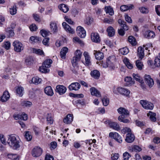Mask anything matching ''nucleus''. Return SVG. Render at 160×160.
<instances>
[{
	"instance_id": "obj_32",
	"label": "nucleus",
	"mask_w": 160,
	"mask_h": 160,
	"mask_svg": "<svg viewBox=\"0 0 160 160\" xmlns=\"http://www.w3.org/2000/svg\"><path fill=\"white\" fill-rule=\"evenodd\" d=\"M123 62L127 68L129 69H131L133 68L132 64L129 62V60L127 58H124L123 60Z\"/></svg>"
},
{
	"instance_id": "obj_11",
	"label": "nucleus",
	"mask_w": 160,
	"mask_h": 160,
	"mask_svg": "<svg viewBox=\"0 0 160 160\" xmlns=\"http://www.w3.org/2000/svg\"><path fill=\"white\" fill-rule=\"evenodd\" d=\"M117 91L120 94L128 96L130 93V91L127 89L122 87H119L117 88Z\"/></svg>"
},
{
	"instance_id": "obj_34",
	"label": "nucleus",
	"mask_w": 160,
	"mask_h": 160,
	"mask_svg": "<svg viewBox=\"0 0 160 160\" xmlns=\"http://www.w3.org/2000/svg\"><path fill=\"white\" fill-rule=\"evenodd\" d=\"M154 36V32L152 31H148L145 32V37L148 38H153Z\"/></svg>"
},
{
	"instance_id": "obj_56",
	"label": "nucleus",
	"mask_w": 160,
	"mask_h": 160,
	"mask_svg": "<svg viewBox=\"0 0 160 160\" xmlns=\"http://www.w3.org/2000/svg\"><path fill=\"white\" fill-rule=\"evenodd\" d=\"M74 104H78L79 103L82 105H85V103L83 99H78L75 101L74 102H73Z\"/></svg>"
},
{
	"instance_id": "obj_54",
	"label": "nucleus",
	"mask_w": 160,
	"mask_h": 160,
	"mask_svg": "<svg viewBox=\"0 0 160 160\" xmlns=\"http://www.w3.org/2000/svg\"><path fill=\"white\" fill-rule=\"evenodd\" d=\"M102 102L103 105L105 106H106L109 104V100L108 98H104L103 99H102Z\"/></svg>"
},
{
	"instance_id": "obj_23",
	"label": "nucleus",
	"mask_w": 160,
	"mask_h": 160,
	"mask_svg": "<svg viewBox=\"0 0 160 160\" xmlns=\"http://www.w3.org/2000/svg\"><path fill=\"white\" fill-rule=\"evenodd\" d=\"M109 125L110 128L113 129L118 131L120 130V127L119 125L116 122H109Z\"/></svg>"
},
{
	"instance_id": "obj_14",
	"label": "nucleus",
	"mask_w": 160,
	"mask_h": 160,
	"mask_svg": "<svg viewBox=\"0 0 160 160\" xmlns=\"http://www.w3.org/2000/svg\"><path fill=\"white\" fill-rule=\"evenodd\" d=\"M91 37L92 41L94 42H99L100 41V38L98 33H92Z\"/></svg>"
},
{
	"instance_id": "obj_36",
	"label": "nucleus",
	"mask_w": 160,
	"mask_h": 160,
	"mask_svg": "<svg viewBox=\"0 0 160 160\" xmlns=\"http://www.w3.org/2000/svg\"><path fill=\"white\" fill-rule=\"evenodd\" d=\"M50 27L51 30H52L53 32H56L58 31V27L55 22H51L50 24Z\"/></svg>"
},
{
	"instance_id": "obj_43",
	"label": "nucleus",
	"mask_w": 160,
	"mask_h": 160,
	"mask_svg": "<svg viewBox=\"0 0 160 160\" xmlns=\"http://www.w3.org/2000/svg\"><path fill=\"white\" fill-rule=\"evenodd\" d=\"M23 88L21 87H18L16 89L17 93L19 96L22 97L23 95L22 91Z\"/></svg>"
},
{
	"instance_id": "obj_2",
	"label": "nucleus",
	"mask_w": 160,
	"mask_h": 160,
	"mask_svg": "<svg viewBox=\"0 0 160 160\" xmlns=\"http://www.w3.org/2000/svg\"><path fill=\"white\" fill-rule=\"evenodd\" d=\"M8 143L13 149H17L20 146L19 140L17 139L15 136L13 134L9 135Z\"/></svg>"
},
{
	"instance_id": "obj_4",
	"label": "nucleus",
	"mask_w": 160,
	"mask_h": 160,
	"mask_svg": "<svg viewBox=\"0 0 160 160\" xmlns=\"http://www.w3.org/2000/svg\"><path fill=\"white\" fill-rule=\"evenodd\" d=\"M82 53L79 50H77L75 52V56L73 58L72 63L73 67L77 66L78 65L77 62L79 61L81 58Z\"/></svg>"
},
{
	"instance_id": "obj_15",
	"label": "nucleus",
	"mask_w": 160,
	"mask_h": 160,
	"mask_svg": "<svg viewBox=\"0 0 160 160\" xmlns=\"http://www.w3.org/2000/svg\"><path fill=\"white\" fill-rule=\"evenodd\" d=\"M10 98V95L8 92L7 91H5L2 95L1 97L0 100L2 102H7Z\"/></svg>"
},
{
	"instance_id": "obj_18",
	"label": "nucleus",
	"mask_w": 160,
	"mask_h": 160,
	"mask_svg": "<svg viewBox=\"0 0 160 160\" xmlns=\"http://www.w3.org/2000/svg\"><path fill=\"white\" fill-rule=\"evenodd\" d=\"M135 139V137L133 134L131 133H128L127 134L125 141L128 143L132 142Z\"/></svg>"
},
{
	"instance_id": "obj_58",
	"label": "nucleus",
	"mask_w": 160,
	"mask_h": 160,
	"mask_svg": "<svg viewBox=\"0 0 160 160\" xmlns=\"http://www.w3.org/2000/svg\"><path fill=\"white\" fill-rule=\"evenodd\" d=\"M122 133L125 134L127 132L131 133V129L128 127H125L122 130Z\"/></svg>"
},
{
	"instance_id": "obj_26",
	"label": "nucleus",
	"mask_w": 160,
	"mask_h": 160,
	"mask_svg": "<svg viewBox=\"0 0 160 160\" xmlns=\"http://www.w3.org/2000/svg\"><path fill=\"white\" fill-rule=\"evenodd\" d=\"M44 92L47 95L52 96L53 94V90L50 86H47L44 89Z\"/></svg>"
},
{
	"instance_id": "obj_41",
	"label": "nucleus",
	"mask_w": 160,
	"mask_h": 160,
	"mask_svg": "<svg viewBox=\"0 0 160 160\" xmlns=\"http://www.w3.org/2000/svg\"><path fill=\"white\" fill-rule=\"evenodd\" d=\"M16 6L14 5L13 7H12L11 8L9 9L10 13L12 15H15L17 12Z\"/></svg>"
},
{
	"instance_id": "obj_52",
	"label": "nucleus",
	"mask_w": 160,
	"mask_h": 160,
	"mask_svg": "<svg viewBox=\"0 0 160 160\" xmlns=\"http://www.w3.org/2000/svg\"><path fill=\"white\" fill-rule=\"evenodd\" d=\"M136 64L137 68L139 70L142 69V67L143 65L142 62L139 61V60H138L136 61Z\"/></svg>"
},
{
	"instance_id": "obj_59",
	"label": "nucleus",
	"mask_w": 160,
	"mask_h": 160,
	"mask_svg": "<svg viewBox=\"0 0 160 160\" xmlns=\"http://www.w3.org/2000/svg\"><path fill=\"white\" fill-rule=\"evenodd\" d=\"M93 22V18L90 17H88L86 21V23L88 25H90Z\"/></svg>"
},
{
	"instance_id": "obj_55",
	"label": "nucleus",
	"mask_w": 160,
	"mask_h": 160,
	"mask_svg": "<svg viewBox=\"0 0 160 160\" xmlns=\"http://www.w3.org/2000/svg\"><path fill=\"white\" fill-rule=\"evenodd\" d=\"M154 65L157 67H160V57L159 58H156L154 60Z\"/></svg>"
},
{
	"instance_id": "obj_10",
	"label": "nucleus",
	"mask_w": 160,
	"mask_h": 160,
	"mask_svg": "<svg viewBox=\"0 0 160 160\" xmlns=\"http://www.w3.org/2000/svg\"><path fill=\"white\" fill-rule=\"evenodd\" d=\"M67 90L66 88L63 85H58L56 87L55 91L58 92L60 95L64 94Z\"/></svg>"
},
{
	"instance_id": "obj_29",
	"label": "nucleus",
	"mask_w": 160,
	"mask_h": 160,
	"mask_svg": "<svg viewBox=\"0 0 160 160\" xmlns=\"http://www.w3.org/2000/svg\"><path fill=\"white\" fill-rule=\"evenodd\" d=\"M147 115L148 116H149V118L152 121L154 122L156 121V114L155 113L151 111H149V113L147 114Z\"/></svg>"
},
{
	"instance_id": "obj_17",
	"label": "nucleus",
	"mask_w": 160,
	"mask_h": 160,
	"mask_svg": "<svg viewBox=\"0 0 160 160\" xmlns=\"http://www.w3.org/2000/svg\"><path fill=\"white\" fill-rule=\"evenodd\" d=\"M13 116L16 120L21 119L24 121H26L28 119L27 115L25 113H23L22 114L14 115Z\"/></svg>"
},
{
	"instance_id": "obj_3",
	"label": "nucleus",
	"mask_w": 160,
	"mask_h": 160,
	"mask_svg": "<svg viewBox=\"0 0 160 160\" xmlns=\"http://www.w3.org/2000/svg\"><path fill=\"white\" fill-rule=\"evenodd\" d=\"M52 61L51 59H48L42 63V66L39 67V71L42 73L48 72L49 70L47 68L51 67V64L52 63Z\"/></svg>"
},
{
	"instance_id": "obj_50",
	"label": "nucleus",
	"mask_w": 160,
	"mask_h": 160,
	"mask_svg": "<svg viewBox=\"0 0 160 160\" xmlns=\"http://www.w3.org/2000/svg\"><path fill=\"white\" fill-rule=\"evenodd\" d=\"M41 35L43 37H46L48 35V33L50 32L49 31H47L44 29H42L40 31Z\"/></svg>"
},
{
	"instance_id": "obj_45",
	"label": "nucleus",
	"mask_w": 160,
	"mask_h": 160,
	"mask_svg": "<svg viewBox=\"0 0 160 160\" xmlns=\"http://www.w3.org/2000/svg\"><path fill=\"white\" fill-rule=\"evenodd\" d=\"M21 104L24 107H29L32 105V103L30 101H23L22 102Z\"/></svg>"
},
{
	"instance_id": "obj_48",
	"label": "nucleus",
	"mask_w": 160,
	"mask_h": 160,
	"mask_svg": "<svg viewBox=\"0 0 160 160\" xmlns=\"http://www.w3.org/2000/svg\"><path fill=\"white\" fill-rule=\"evenodd\" d=\"M30 40L35 42H38L41 41V38L37 37L31 36L30 38Z\"/></svg>"
},
{
	"instance_id": "obj_47",
	"label": "nucleus",
	"mask_w": 160,
	"mask_h": 160,
	"mask_svg": "<svg viewBox=\"0 0 160 160\" xmlns=\"http://www.w3.org/2000/svg\"><path fill=\"white\" fill-rule=\"evenodd\" d=\"M141 147L138 145H134L132 146V151L136 152H139L142 150Z\"/></svg>"
},
{
	"instance_id": "obj_61",
	"label": "nucleus",
	"mask_w": 160,
	"mask_h": 160,
	"mask_svg": "<svg viewBox=\"0 0 160 160\" xmlns=\"http://www.w3.org/2000/svg\"><path fill=\"white\" fill-rule=\"evenodd\" d=\"M125 18L126 21L128 23H132V21L131 18L129 16L128 14H126L125 15Z\"/></svg>"
},
{
	"instance_id": "obj_57",
	"label": "nucleus",
	"mask_w": 160,
	"mask_h": 160,
	"mask_svg": "<svg viewBox=\"0 0 160 160\" xmlns=\"http://www.w3.org/2000/svg\"><path fill=\"white\" fill-rule=\"evenodd\" d=\"M29 28L31 31H36L38 28L35 24H33L30 26Z\"/></svg>"
},
{
	"instance_id": "obj_63",
	"label": "nucleus",
	"mask_w": 160,
	"mask_h": 160,
	"mask_svg": "<svg viewBox=\"0 0 160 160\" xmlns=\"http://www.w3.org/2000/svg\"><path fill=\"white\" fill-rule=\"evenodd\" d=\"M62 25L66 31H67V30H68L69 28H70V27L66 22H63L62 23Z\"/></svg>"
},
{
	"instance_id": "obj_12",
	"label": "nucleus",
	"mask_w": 160,
	"mask_h": 160,
	"mask_svg": "<svg viewBox=\"0 0 160 160\" xmlns=\"http://www.w3.org/2000/svg\"><path fill=\"white\" fill-rule=\"evenodd\" d=\"M145 82L150 87H151L154 84V81L149 75H146L144 77Z\"/></svg>"
},
{
	"instance_id": "obj_49",
	"label": "nucleus",
	"mask_w": 160,
	"mask_h": 160,
	"mask_svg": "<svg viewBox=\"0 0 160 160\" xmlns=\"http://www.w3.org/2000/svg\"><path fill=\"white\" fill-rule=\"evenodd\" d=\"M33 52L39 55H42L44 54V52L43 51L40 49H37L33 48Z\"/></svg>"
},
{
	"instance_id": "obj_25",
	"label": "nucleus",
	"mask_w": 160,
	"mask_h": 160,
	"mask_svg": "<svg viewBox=\"0 0 160 160\" xmlns=\"http://www.w3.org/2000/svg\"><path fill=\"white\" fill-rule=\"evenodd\" d=\"M134 6L132 4L122 5L121 6L120 9L122 11H125L128 10L132 9Z\"/></svg>"
},
{
	"instance_id": "obj_28",
	"label": "nucleus",
	"mask_w": 160,
	"mask_h": 160,
	"mask_svg": "<svg viewBox=\"0 0 160 160\" xmlns=\"http://www.w3.org/2000/svg\"><path fill=\"white\" fill-rule=\"evenodd\" d=\"M68 48L66 47H64L60 51L61 58L63 59L65 58L66 53L68 51Z\"/></svg>"
},
{
	"instance_id": "obj_38",
	"label": "nucleus",
	"mask_w": 160,
	"mask_h": 160,
	"mask_svg": "<svg viewBox=\"0 0 160 160\" xmlns=\"http://www.w3.org/2000/svg\"><path fill=\"white\" fill-rule=\"evenodd\" d=\"M124 80L127 83V85L133 84L135 83V82L132 80V78L131 77H127L125 78Z\"/></svg>"
},
{
	"instance_id": "obj_13",
	"label": "nucleus",
	"mask_w": 160,
	"mask_h": 160,
	"mask_svg": "<svg viewBox=\"0 0 160 160\" xmlns=\"http://www.w3.org/2000/svg\"><path fill=\"white\" fill-rule=\"evenodd\" d=\"M80 85L79 83L74 82L69 85L68 88L70 91L73 90L77 91L80 88Z\"/></svg>"
},
{
	"instance_id": "obj_22",
	"label": "nucleus",
	"mask_w": 160,
	"mask_h": 160,
	"mask_svg": "<svg viewBox=\"0 0 160 160\" xmlns=\"http://www.w3.org/2000/svg\"><path fill=\"white\" fill-rule=\"evenodd\" d=\"M73 118L72 115L69 114L64 118L63 121L65 123L70 124L72 121Z\"/></svg>"
},
{
	"instance_id": "obj_9",
	"label": "nucleus",
	"mask_w": 160,
	"mask_h": 160,
	"mask_svg": "<svg viewBox=\"0 0 160 160\" xmlns=\"http://www.w3.org/2000/svg\"><path fill=\"white\" fill-rule=\"evenodd\" d=\"M76 30L79 37L82 38H85L86 35V31L83 27L79 26L77 27Z\"/></svg>"
},
{
	"instance_id": "obj_1",
	"label": "nucleus",
	"mask_w": 160,
	"mask_h": 160,
	"mask_svg": "<svg viewBox=\"0 0 160 160\" xmlns=\"http://www.w3.org/2000/svg\"><path fill=\"white\" fill-rule=\"evenodd\" d=\"M117 111L118 112L121 114L118 118V120L121 122L124 123H128L130 121L126 118L128 117L129 115V113L128 111L124 108L120 107Z\"/></svg>"
},
{
	"instance_id": "obj_33",
	"label": "nucleus",
	"mask_w": 160,
	"mask_h": 160,
	"mask_svg": "<svg viewBox=\"0 0 160 160\" xmlns=\"http://www.w3.org/2000/svg\"><path fill=\"white\" fill-rule=\"evenodd\" d=\"M95 55L96 58L98 60H101L104 57L103 53L102 52H96L95 53Z\"/></svg>"
},
{
	"instance_id": "obj_7",
	"label": "nucleus",
	"mask_w": 160,
	"mask_h": 160,
	"mask_svg": "<svg viewBox=\"0 0 160 160\" xmlns=\"http://www.w3.org/2000/svg\"><path fill=\"white\" fill-rule=\"evenodd\" d=\"M109 136L114 139L119 143H121L122 142L121 137L118 133L116 132H110L109 134Z\"/></svg>"
},
{
	"instance_id": "obj_53",
	"label": "nucleus",
	"mask_w": 160,
	"mask_h": 160,
	"mask_svg": "<svg viewBox=\"0 0 160 160\" xmlns=\"http://www.w3.org/2000/svg\"><path fill=\"white\" fill-rule=\"evenodd\" d=\"M123 160H128L129 158L131 157V155L127 152H126L123 154Z\"/></svg>"
},
{
	"instance_id": "obj_35",
	"label": "nucleus",
	"mask_w": 160,
	"mask_h": 160,
	"mask_svg": "<svg viewBox=\"0 0 160 160\" xmlns=\"http://www.w3.org/2000/svg\"><path fill=\"white\" fill-rule=\"evenodd\" d=\"M6 35L8 37L12 36L14 35V33L13 30H12L10 27L6 29Z\"/></svg>"
},
{
	"instance_id": "obj_40",
	"label": "nucleus",
	"mask_w": 160,
	"mask_h": 160,
	"mask_svg": "<svg viewBox=\"0 0 160 160\" xmlns=\"http://www.w3.org/2000/svg\"><path fill=\"white\" fill-rule=\"evenodd\" d=\"M119 52L122 54L126 55L129 52V50L127 47H124L119 49Z\"/></svg>"
},
{
	"instance_id": "obj_37",
	"label": "nucleus",
	"mask_w": 160,
	"mask_h": 160,
	"mask_svg": "<svg viewBox=\"0 0 160 160\" xmlns=\"http://www.w3.org/2000/svg\"><path fill=\"white\" fill-rule=\"evenodd\" d=\"M128 42L133 46H135L136 44V41L134 37L132 36H130L128 38Z\"/></svg>"
},
{
	"instance_id": "obj_62",
	"label": "nucleus",
	"mask_w": 160,
	"mask_h": 160,
	"mask_svg": "<svg viewBox=\"0 0 160 160\" xmlns=\"http://www.w3.org/2000/svg\"><path fill=\"white\" fill-rule=\"evenodd\" d=\"M64 19H65V21L67 22L68 23L71 24H74V22L73 21H72L71 19L68 18L67 16H65L64 17Z\"/></svg>"
},
{
	"instance_id": "obj_31",
	"label": "nucleus",
	"mask_w": 160,
	"mask_h": 160,
	"mask_svg": "<svg viewBox=\"0 0 160 160\" xmlns=\"http://www.w3.org/2000/svg\"><path fill=\"white\" fill-rule=\"evenodd\" d=\"M105 10L107 13H109V15L111 16H112L114 14L113 9L110 6L105 7Z\"/></svg>"
},
{
	"instance_id": "obj_19",
	"label": "nucleus",
	"mask_w": 160,
	"mask_h": 160,
	"mask_svg": "<svg viewBox=\"0 0 160 160\" xmlns=\"http://www.w3.org/2000/svg\"><path fill=\"white\" fill-rule=\"evenodd\" d=\"M90 91L92 95H94L97 97H100L101 94L100 92L95 88L92 87L90 89Z\"/></svg>"
},
{
	"instance_id": "obj_27",
	"label": "nucleus",
	"mask_w": 160,
	"mask_h": 160,
	"mask_svg": "<svg viewBox=\"0 0 160 160\" xmlns=\"http://www.w3.org/2000/svg\"><path fill=\"white\" fill-rule=\"evenodd\" d=\"M107 31L108 33V36L111 37L113 36L115 34V30L112 26H109L107 29Z\"/></svg>"
},
{
	"instance_id": "obj_16",
	"label": "nucleus",
	"mask_w": 160,
	"mask_h": 160,
	"mask_svg": "<svg viewBox=\"0 0 160 160\" xmlns=\"http://www.w3.org/2000/svg\"><path fill=\"white\" fill-rule=\"evenodd\" d=\"M114 56H110L107 58L106 64L107 67H112L113 66V62L114 61Z\"/></svg>"
},
{
	"instance_id": "obj_8",
	"label": "nucleus",
	"mask_w": 160,
	"mask_h": 160,
	"mask_svg": "<svg viewBox=\"0 0 160 160\" xmlns=\"http://www.w3.org/2000/svg\"><path fill=\"white\" fill-rule=\"evenodd\" d=\"M42 149L40 147H35L32 151V155L34 157H39L42 154Z\"/></svg>"
},
{
	"instance_id": "obj_60",
	"label": "nucleus",
	"mask_w": 160,
	"mask_h": 160,
	"mask_svg": "<svg viewBox=\"0 0 160 160\" xmlns=\"http://www.w3.org/2000/svg\"><path fill=\"white\" fill-rule=\"evenodd\" d=\"M103 21L105 23H107L110 24L112 23L114 21L112 19H108L107 18H105L104 19Z\"/></svg>"
},
{
	"instance_id": "obj_5",
	"label": "nucleus",
	"mask_w": 160,
	"mask_h": 160,
	"mask_svg": "<svg viewBox=\"0 0 160 160\" xmlns=\"http://www.w3.org/2000/svg\"><path fill=\"white\" fill-rule=\"evenodd\" d=\"M140 103L142 106L146 109L152 110L154 107L153 104L150 102L144 100H141Z\"/></svg>"
},
{
	"instance_id": "obj_39",
	"label": "nucleus",
	"mask_w": 160,
	"mask_h": 160,
	"mask_svg": "<svg viewBox=\"0 0 160 160\" xmlns=\"http://www.w3.org/2000/svg\"><path fill=\"white\" fill-rule=\"evenodd\" d=\"M41 81V79L38 77H33L32 80V82L35 84H38L40 83Z\"/></svg>"
},
{
	"instance_id": "obj_30",
	"label": "nucleus",
	"mask_w": 160,
	"mask_h": 160,
	"mask_svg": "<svg viewBox=\"0 0 160 160\" xmlns=\"http://www.w3.org/2000/svg\"><path fill=\"white\" fill-rule=\"evenodd\" d=\"M59 9L64 13L67 12L68 11V8L67 6L64 4H61L58 6Z\"/></svg>"
},
{
	"instance_id": "obj_20",
	"label": "nucleus",
	"mask_w": 160,
	"mask_h": 160,
	"mask_svg": "<svg viewBox=\"0 0 160 160\" xmlns=\"http://www.w3.org/2000/svg\"><path fill=\"white\" fill-rule=\"evenodd\" d=\"M137 51L138 57L142 60L144 56V48L141 47H139Z\"/></svg>"
},
{
	"instance_id": "obj_24",
	"label": "nucleus",
	"mask_w": 160,
	"mask_h": 160,
	"mask_svg": "<svg viewBox=\"0 0 160 160\" xmlns=\"http://www.w3.org/2000/svg\"><path fill=\"white\" fill-rule=\"evenodd\" d=\"M91 76L96 79H98L100 76L99 72L97 70L92 71L90 73Z\"/></svg>"
},
{
	"instance_id": "obj_44",
	"label": "nucleus",
	"mask_w": 160,
	"mask_h": 160,
	"mask_svg": "<svg viewBox=\"0 0 160 160\" xmlns=\"http://www.w3.org/2000/svg\"><path fill=\"white\" fill-rule=\"evenodd\" d=\"M33 62V59L32 57H28L25 60V63L27 65H30Z\"/></svg>"
},
{
	"instance_id": "obj_64",
	"label": "nucleus",
	"mask_w": 160,
	"mask_h": 160,
	"mask_svg": "<svg viewBox=\"0 0 160 160\" xmlns=\"http://www.w3.org/2000/svg\"><path fill=\"white\" fill-rule=\"evenodd\" d=\"M155 10L157 15L160 16V5H158L156 7Z\"/></svg>"
},
{
	"instance_id": "obj_46",
	"label": "nucleus",
	"mask_w": 160,
	"mask_h": 160,
	"mask_svg": "<svg viewBox=\"0 0 160 160\" xmlns=\"http://www.w3.org/2000/svg\"><path fill=\"white\" fill-rule=\"evenodd\" d=\"M24 136L25 138L28 141H31L32 138V136L30 132L29 131L26 132Z\"/></svg>"
},
{
	"instance_id": "obj_51",
	"label": "nucleus",
	"mask_w": 160,
	"mask_h": 160,
	"mask_svg": "<svg viewBox=\"0 0 160 160\" xmlns=\"http://www.w3.org/2000/svg\"><path fill=\"white\" fill-rule=\"evenodd\" d=\"M3 47L4 48L6 49H9L10 47V43L9 41H6L4 42V44L3 45Z\"/></svg>"
},
{
	"instance_id": "obj_6",
	"label": "nucleus",
	"mask_w": 160,
	"mask_h": 160,
	"mask_svg": "<svg viewBox=\"0 0 160 160\" xmlns=\"http://www.w3.org/2000/svg\"><path fill=\"white\" fill-rule=\"evenodd\" d=\"M14 51L18 52H21L23 49L22 44L19 42L15 41L13 43Z\"/></svg>"
},
{
	"instance_id": "obj_21",
	"label": "nucleus",
	"mask_w": 160,
	"mask_h": 160,
	"mask_svg": "<svg viewBox=\"0 0 160 160\" xmlns=\"http://www.w3.org/2000/svg\"><path fill=\"white\" fill-rule=\"evenodd\" d=\"M84 56L85 58V65L86 66H89L91 65V62L90 59V57L87 52H85L83 53Z\"/></svg>"
},
{
	"instance_id": "obj_42",
	"label": "nucleus",
	"mask_w": 160,
	"mask_h": 160,
	"mask_svg": "<svg viewBox=\"0 0 160 160\" xmlns=\"http://www.w3.org/2000/svg\"><path fill=\"white\" fill-rule=\"evenodd\" d=\"M133 78L136 81L139 82L142 84V79L141 77H140L138 74L133 73L132 75Z\"/></svg>"
}]
</instances>
